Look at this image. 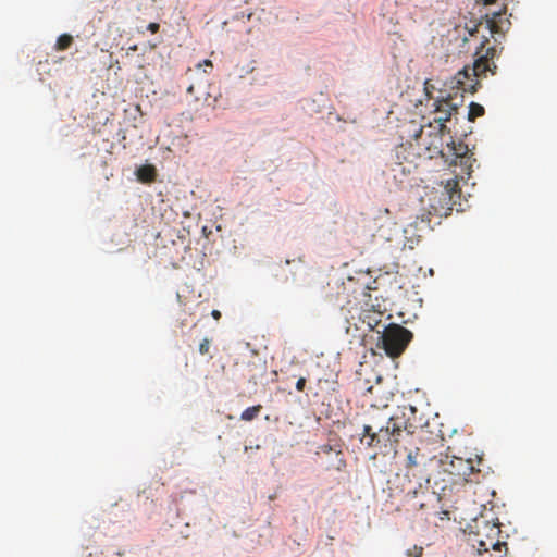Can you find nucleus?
<instances>
[{
  "label": "nucleus",
  "mask_w": 557,
  "mask_h": 557,
  "mask_svg": "<svg viewBox=\"0 0 557 557\" xmlns=\"http://www.w3.org/2000/svg\"><path fill=\"white\" fill-rule=\"evenodd\" d=\"M488 39H485L476 50L478 57L472 66L466 65L450 81L451 88L461 90L462 92L474 94L478 90L480 77H486L487 72L492 75L496 74L497 66L494 59L497 55L495 46L485 47Z\"/></svg>",
  "instance_id": "obj_1"
},
{
  "label": "nucleus",
  "mask_w": 557,
  "mask_h": 557,
  "mask_svg": "<svg viewBox=\"0 0 557 557\" xmlns=\"http://www.w3.org/2000/svg\"><path fill=\"white\" fill-rule=\"evenodd\" d=\"M305 385H306V379L305 377H300L297 383H296V389L299 391V392H302L304 388H305Z\"/></svg>",
  "instance_id": "obj_18"
},
{
  "label": "nucleus",
  "mask_w": 557,
  "mask_h": 557,
  "mask_svg": "<svg viewBox=\"0 0 557 557\" xmlns=\"http://www.w3.org/2000/svg\"><path fill=\"white\" fill-rule=\"evenodd\" d=\"M443 134L440 133V129L436 134L431 138L430 143L425 141L423 129L420 131V134L417 136L418 144L423 145L430 156L433 158L435 154H441L445 158V161L449 163V165H460L462 177L463 174L469 175L472 169V162L474 159L472 158L473 153H470L469 148L462 141H450L446 146V151L443 149Z\"/></svg>",
  "instance_id": "obj_2"
},
{
  "label": "nucleus",
  "mask_w": 557,
  "mask_h": 557,
  "mask_svg": "<svg viewBox=\"0 0 557 557\" xmlns=\"http://www.w3.org/2000/svg\"><path fill=\"white\" fill-rule=\"evenodd\" d=\"M261 409H262L261 405L248 407L247 409H245L242 412L240 419L243 421H252L253 419H256L259 416Z\"/></svg>",
  "instance_id": "obj_13"
},
{
  "label": "nucleus",
  "mask_w": 557,
  "mask_h": 557,
  "mask_svg": "<svg viewBox=\"0 0 557 557\" xmlns=\"http://www.w3.org/2000/svg\"><path fill=\"white\" fill-rule=\"evenodd\" d=\"M405 421L403 409H400L398 412L391 416L384 425L376 423L374 425L366 424L360 441L368 447H374L384 443L385 446L388 445L393 449V440L396 438V433L400 431V428H406Z\"/></svg>",
  "instance_id": "obj_4"
},
{
  "label": "nucleus",
  "mask_w": 557,
  "mask_h": 557,
  "mask_svg": "<svg viewBox=\"0 0 557 557\" xmlns=\"http://www.w3.org/2000/svg\"><path fill=\"white\" fill-rule=\"evenodd\" d=\"M496 1H497V0H483V3H484L485 5H488V4H493V3H495Z\"/></svg>",
  "instance_id": "obj_21"
},
{
  "label": "nucleus",
  "mask_w": 557,
  "mask_h": 557,
  "mask_svg": "<svg viewBox=\"0 0 557 557\" xmlns=\"http://www.w3.org/2000/svg\"><path fill=\"white\" fill-rule=\"evenodd\" d=\"M159 24L158 23H150L147 27L148 30H150L151 33H157L159 30Z\"/></svg>",
  "instance_id": "obj_19"
},
{
  "label": "nucleus",
  "mask_w": 557,
  "mask_h": 557,
  "mask_svg": "<svg viewBox=\"0 0 557 557\" xmlns=\"http://www.w3.org/2000/svg\"><path fill=\"white\" fill-rule=\"evenodd\" d=\"M408 497L412 499H417L412 503V508L419 510H425L430 503L438 500L435 496V493L429 491H418L413 490L412 492L407 493Z\"/></svg>",
  "instance_id": "obj_9"
},
{
  "label": "nucleus",
  "mask_w": 557,
  "mask_h": 557,
  "mask_svg": "<svg viewBox=\"0 0 557 557\" xmlns=\"http://www.w3.org/2000/svg\"><path fill=\"white\" fill-rule=\"evenodd\" d=\"M505 12H506V10H504V12H502V11L493 12L491 14V17L488 16V14L486 15L487 16L486 25H487L491 34H499L503 32L502 27L499 25V18L502 17V15Z\"/></svg>",
  "instance_id": "obj_11"
},
{
  "label": "nucleus",
  "mask_w": 557,
  "mask_h": 557,
  "mask_svg": "<svg viewBox=\"0 0 557 557\" xmlns=\"http://www.w3.org/2000/svg\"><path fill=\"white\" fill-rule=\"evenodd\" d=\"M72 44H73V37L69 34H62L61 36H59V38L57 40L55 49L58 51H64V50L69 49Z\"/></svg>",
  "instance_id": "obj_14"
},
{
  "label": "nucleus",
  "mask_w": 557,
  "mask_h": 557,
  "mask_svg": "<svg viewBox=\"0 0 557 557\" xmlns=\"http://www.w3.org/2000/svg\"><path fill=\"white\" fill-rule=\"evenodd\" d=\"M485 110L483 106L476 102H471L469 106L468 120L473 122L476 117L482 116Z\"/></svg>",
  "instance_id": "obj_15"
},
{
  "label": "nucleus",
  "mask_w": 557,
  "mask_h": 557,
  "mask_svg": "<svg viewBox=\"0 0 557 557\" xmlns=\"http://www.w3.org/2000/svg\"><path fill=\"white\" fill-rule=\"evenodd\" d=\"M442 470L450 475L462 478L467 482L473 481L470 476L478 471L472 459L445 455L440 458Z\"/></svg>",
  "instance_id": "obj_7"
},
{
  "label": "nucleus",
  "mask_w": 557,
  "mask_h": 557,
  "mask_svg": "<svg viewBox=\"0 0 557 557\" xmlns=\"http://www.w3.org/2000/svg\"><path fill=\"white\" fill-rule=\"evenodd\" d=\"M433 113L434 122L437 124V129H440V133H445L447 129L446 122L450 120V117L457 113L458 107L456 103H453V97L451 95L442 96L441 98H437L433 102Z\"/></svg>",
  "instance_id": "obj_8"
},
{
  "label": "nucleus",
  "mask_w": 557,
  "mask_h": 557,
  "mask_svg": "<svg viewBox=\"0 0 557 557\" xmlns=\"http://www.w3.org/2000/svg\"><path fill=\"white\" fill-rule=\"evenodd\" d=\"M423 553V547L414 545L412 548L407 549L406 555L408 557H421Z\"/></svg>",
  "instance_id": "obj_16"
},
{
  "label": "nucleus",
  "mask_w": 557,
  "mask_h": 557,
  "mask_svg": "<svg viewBox=\"0 0 557 557\" xmlns=\"http://www.w3.org/2000/svg\"><path fill=\"white\" fill-rule=\"evenodd\" d=\"M417 412L416 407L408 406L403 408V414L406 419V428H400L397 431L396 438L393 440V449L396 456H406V467L412 468L418 466L419 458H424V454H421L419 446L422 443L416 435V429L418 425L414 421V414Z\"/></svg>",
  "instance_id": "obj_3"
},
{
  "label": "nucleus",
  "mask_w": 557,
  "mask_h": 557,
  "mask_svg": "<svg viewBox=\"0 0 557 557\" xmlns=\"http://www.w3.org/2000/svg\"><path fill=\"white\" fill-rule=\"evenodd\" d=\"M381 338L382 348L386 355L396 358L404 352L412 339V333L401 325L391 324L385 329Z\"/></svg>",
  "instance_id": "obj_6"
},
{
  "label": "nucleus",
  "mask_w": 557,
  "mask_h": 557,
  "mask_svg": "<svg viewBox=\"0 0 557 557\" xmlns=\"http://www.w3.org/2000/svg\"><path fill=\"white\" fill-rule=\"evenodd\" d=\"M428 85H429V82L426 81L425 82V90H426V94L429 95V87H428Z\"/></svg>",
  "instance_id": "obj_23"
},
{
  "label": "nucleus",
  "mask_w": 557,
  "mask_h": 557,
  "mask_svg": "<svg viewBox=\"0 0 557 557\" xmlns=\"http://www.w3.org/2000/svg\"><path fill=\"white\" fill-rule=\"evenodd\" d=\"M480 546H482V547L484 548V550H487V549H488L484 542H481V543H480Z\"/></svg>",
  "instance_id": "obj_22"
},
{
  "label": "nucleus",
  "mask_w": 557,
  "mask_h": 557,
  "mask_svg": "<svg viewBox=\"0 0 557 557\" xmlns=\"http://www.w3.org/2000/svg\"><path fill=\"white\" fill-rule=\"evenodd\" d=\"M202 65L212 69L213 64L210 60L198 63L196 69H188L186 75L193 81L187 87V94L195 98V101H203L210 107H214L218 98L212 97L209 92V78L207 70H201Z\"/></svg>",
  "instance_id": "obj_5"
},
{
  "label": "nucleus",
  "mask_w": 557,
  "mask_h": 557,
  "mask_svg": "<svg viewBox=\"0 0 557 557\" xmlns=\"http://www.w3.org/2000/svg\"><path fill=\"white\" fill-rule=\"evenodd\" d=\"M209 350H210V339L203 338L199 345V352L201 355H207V354H209Z\"/></svg>",
  "instance_id": "obj_17"
},
{
  "label": "nucleus",
  "mask_w": 557,
  "mask_h": 557,
  "mask_svg": "<svg viewBox=\"0 0 557 557\" xmlns=\"http://www.w3.org/2000/svg\"><path fill=\"white\" fill-rule=\"evenodd\" d=\"M443 195L447 198L446 205L455 206L460 199L459 183L457 180H447Z\"/></svg>",
  "instance_id": "obj_10"
},
{
  "label": "nucleus",
  "mask_w": 557,
  "mask_h": 557,
  "mask_svg": "<svg viewBox=\"0 0 557 557\" xmlns=\"http://www.w3.org/2000/svg\"><path fill=\"white\" fill-rule=\"evenodd\" d=\"M156 171L151 165L140 166L137 171V176L141 182H152L154 180Z\"/></svg>",
  "instance_id": "obj_12"
},
{
  "label": "nucleus",
  "mask_w": 557,
  "mask_h": 557,
  "mask_svg": "<svg viewBox=\"0 0 557 557\" xmlns=\"http://www.w3.org/2000/svg\"><path fill=\"white\" fill-rule=\"evenodd\" d=\"M211 315H212V318H213V319H215V320H220V318H221V312H220L219 310H213V311L211 312Z\"/></svg>",
  "instance_id": "obj_20"
}]
</instances>
